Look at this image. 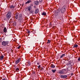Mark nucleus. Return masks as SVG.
Masks as SVG:
<instances>
[{
	"label": "nucleus",
	"mask_w": 80,
	"mask_h": 80,
	"mask_svg": "<svg viewBox=\"0 0 80 80\" xmlns=\"http://www.w3.org/2000/svg\"><path fill=\"white\" fill-rule=\"evenodd\" d=\"M2 45L4 47H5V46L7 45V46H9V45H10V42L8 41H3L2 42Z\"/></svg>",
	"instance_id": "f257e3e1"
},
{
	"label": "nucleus",
	"mask_w": 80,
	"mask_h": 80,
	"mask_svg": "<svg viewBox=\"0 0 80 80\" xmlns=\"http://www.w3.org/2000/svg\"><path fill=\"white\" fill-rule=\"evenodd\" d=\"M12 16V12L10 11L8 12L6 15V17L7 19L9 20Z\"/></svg>",
	"instance_id": "f03ea898"
},
{
	"label": "nucleus",
	"mask_w": 80,
	"mask_h": 80,
	"mask_svg": "<svg viewBox=\"0 0 80 80\" xmlns=\"http://www.w3.org/2000/svg\"><path fill=\"white\" fill-rule=\"evenodd\" d=\"M66 6L65 5H64L61 8V12L62 13H64L65 12L66 10Z\"/></svg>",
	"instance_id": "7ed1b4c3"
},
{
	"label": "nucleus",
	"mask_w": 80,
	"mask_h": 80,
	"mask_svg": "<svg viewBox=\"0 0 80 80\" xmlns=\"http://www.w3.org/2000/svg\"><path fill=\"white\" fill-rule=\"evenodd\" d=\"M21 60V58H19L17 60L15 61V64H17L20 62V61Z\"/></svg>",
	"instance_id": "20e7f679"
},
{
	"label": "nucleus",
	"mask_w": 80,
	"mask_h": 80,
	"mask_svg": "<svg viewBox=\"0 0 80 80\" xmlns=\"http://www.w3.org/2000/svg\"><path fill=\"white\" fill-rule=\"evenodd\" d=\"M59 73H60V74H64V73H65V72L63 71V70H61L59 72Z\"/></svg>",
	"instance_id": "39448f33"
},
{
	"label": "nucleus",
	"mask_w": 80,
	"mask_h": 80,
	"mask_svg": "<svg viewBox=\"0 0 80 80\" xmlns=\"http://www.w3.org/2000/svg\"><path fill=\"white\" fill-rule=\"evenodd\" d=\"M26 9L28 10V11H30L32 9V7L31 6H29L26 8Z\"/></svg>",
	"instance_id": "423d86ee"
},
{
	"label": "nucleus",
	"mask_w": 80,
	"mask_h": 80,
	"mask_svg": "<svg viewBox=\"0 0 80 80\" xmlns=\"http://www.w3.org/2000/svg\"><path fill=\"white\" fill-rule=\"evenodd\" d=\"M61 78H66L67 77V75H62L61 76Z\"/></svg>",
	"instance_id": "0eeeda50"
},
{
	"label": "nucleus",
	"mask_w": 80,
	"mask_h": 80,
	"mask_svg": "<svg viewBox=\"0 0 80 80\" xmlns=\"http://www.w3.org/2000/svg\"><path fill=\"white\" fill-rule=\"evenodd\" d=\"M34 3L35 5H38L39 4V2L38 1H35L34 2Z\"/></svg>",
	"instance_id": "6e6552de"
},
{
	"label": "nucleus",
	"mask_w": 80,
	"mask_h": 80,
	"mask_svg": "<svg viewBox=\"0 0 80 80\" xmlns=\"http://www.w3.org/2000/svg\"><path fill=\"white\" fill-rule=\"evenodd\" d=\"M31 2H32V0H28L27 2H25V4H28V3H31Z\"/></svg>",
	"instance_id": "1a4fd4ad"
},
{
	"label": "nucleus",
	"mask_w": 80,
	"mask_h": 80,
	"mask_svg": "<svg viewBox=\"0 0 80 80\" xmlns=\"http://www.w3.org/2000/svg\"><path fill=\"white\" fill-rule=\"evenodd\" d=\"M19 20H22V15L20 14L19 16Z\"/></svg>",
	"instance_id": "9d476101"
},
{
	"label": "nucleus",
	"mask_w": 80,
	"mask_h": 80,
	"mask_svg": "<svg viewBox=\"0 0 80 80\" xmlns=\"http://www.w3.org/2000/svg\"><path fill=\"white\" fill-rule=\"evenodd\" d=\"M15 7V6L14 5H11L10 7V8H14Z\"/></svg>",
	"instance_id": "9b49d317"
},
{
	"label": "nucleus",
	"mask_w": 80,
	"mask_h": 80,
	"mask_svg": "<svg viewBox=\"0 0 80 80\" xmlns=\"http://www.w3.org/2000/svg\"><path fill=\"white\" fill-rule=\"evenodd\" d=\"M4 57V56L3 55H2L0 57V59L1 60H3V58Z\"/></svg>",
	"instance_id": "f8f14e48"
},
{
	"label": "nucleus",
	"mask_w": 80,
	"mask_h": 80,
	"mask_svg": "<svg viewBox=\"0 0 80 80\" xmlns=\"http://www.w3.org/2000/svg\"><path fill=\"white\" fill-rule=\"evenodd\" d=\"M38 9H36L35 10V14H37V13H38Z\"/></svg>",
	"instance_id": "ddd939ff"
},
{
	"label": "nucleus",
	"mask_w": 80,
	"mask_h": 80,
	"mask_svg": "<svg viewBox=\"0 0 80 80\" xmlns=\"http://www.w3.org/2000/svg\"><path fill=\"white\" fill-rule=\"evenodd\" d=\"M65 56V54H63L60 56V58H63V57H64Z\"/></svg>",
	"instance_id": "4468645a"
},
{
	"label": "nucleus",
	"mask_w": 80,
	"mask_h": 80,
	"mask_svg": "<svg viewBox=\"0 0 80 80\" xmlns=\"http://www.w3.org/2000/svg\"><path fill=\"white\" fill-rule=\"evenodd\" d=\"M51 43V41L49 40H48L47 43V44H49V43Z\"/></svg>",
	"instance_id": "2eb2a0df"
},
{
	"label": "nucleus",
	"mask_w": 80,
	"mask_h": 80,
	"mask_svg": "<svg viewBox=\"0 0 80 80\" xmlns=\"http://www.w3.org/2000/svg\"><path fill=\"white\" fill-rule=\"evenodd\" d=\"M51 68H55V66L53 64H51Z\"/></svg>",
	"instance_id": "dca6fc26"
},
{
	"label": "nucleus",
	"mask_w": 80,
	"mask_h": 80,
	"mask_svg": "<svg viewBox=\"0 0 80 80\" xmlns=\"http://www.w3.org/2000/svg\"><path fill=\"white\" fill-rule=\"evenodd\" d=\"M78 47V45L77 44H74L73 47V48H77Z\"/></svg>",
	"instance_id": "f3484780"
},
{
	"label": "nucleus",
	"mask_w": 80,
	"mask_h": 80,
	"mask_svg": "<svg viewBox=\"0 0 80 80\" xmlns=\"http://www.w3.org/2000/svg\"><path fill=\"white\" fill-rule=\"evenodd\" d=\"M3 32H7V28H6L5 27L3 29Z\"/></svg>",
	"instance_id": "a211bd4d"
},
{
	"label": "nucleus",
	"mask_w": 80,
	"mask_h": 80,
	"mask_svg": "<svg viewBox=\"0 0 80 80\" xmlns=\"http://www.w3.org/2000/svg\"><path fill=\"white\" fill-rule=\"evenodd\" d=\"M42 15H44V16H46V13L45 12H43L42 13Z\"/></svg>",
	"instance_id": "6ab92c4d"
},
{
	"label": "nucleus",
	"mask_w": 80,
	"mask_h": 80,
	"mask_svg": "<svg viewBox=\"0 0 80 80\" xmlns=\"http://www.w3.org/2000/svg\"><path fill=\"white\" fill-rule=\"evenodd\" d=\"M71 30H73L75 29V27H72L71 28Z\"/></svg>",
	"instance_id": "aec40b11"
},
{
	"label": "nucleus",
	"mask_w": 80,
	"mask_h": 80,
	"mask_svg": "<svg viewBox=\"0 0 80 80\" xmlns=\"http://www.w3.org/2000/svg\"><path fill=\"white\" fill-rule=\"evenodd\" d=\"M52 72H53V73H55V72H56V69H55L54 70H52Z\"/></svg>",
	"instance_id": "412c9836"
},
{
	"label": "nucleus",
	"mask_w": 80,
	"mask_h": 80,
	"mask_svg": "<svg viewBox=\"0 0 80 80\" xmlns=\"http://www.w3.org/2000/svg\"><path fill=\"white\" fill-rule=\"evenodd\" d=\"M16 71L18 72V71H19V68H16Z\"/></svg>",
	"instance_id": "4be33fe9"
},
{
	"label": "nucleus",
	"mask_w": 80,
	"mask_h": 80,
	"mask_svg": "<svg viewBox=\"0 0 80 80\" xmlns=\"http://www.w3.org/2000/svg\"><path fill=\"white\" fill-rule=\"evenodd\" d=\"M18 15H16V17H15V18L16 19H18Z\"/></svg>",
	"instance_id": "5701e85b"
},
{
	"label": "nucleus",
	"mask_w": 80,
	"mask_h": 80,
	"mask_svg": "<svg viewBox=\"0 0 80 80\" xmlns=\"http://www.w3.org/2000/svg\"><path fill=\"white\" fill-rule=\"evenodd\" d=\"M21 48V46H19V47H17L18 49H20Z\"/></svg>",
	"instance_id": "b1692460"
},
{
	"label": "nucleus",
	"mask_w": 80,
	"mask_h": 80,
	"mask_svg": "<svg viewBox=\"0 0 80 80\" xmlns=\"http://www.w3.org/2000/svg\"><path fill=\"white\" fill-rule=\"evenodd\" d=\"M28 65H30V62H28Z\"/></svg>",
	"instance_id": "393cba45"
},
{
	"label": "nucleus",
	"mask_w": 80,
	"mask_h": 80,
	"mask_svg": "<svg viewBox=\"0 0 80 80\" xmlns=\"http://www.w3.org/2000/svg\"><path fill=\"white\" fill-rule=\"evenodd\" d=\"M30 33V31H29L28 30L27 33Z\"/></svg>",
	"instance_id": "a878e982"
},
{
	"label": "nucleus",
	"mask_w": 80,
	"mask_h": 80,
	"mask_svg": "<svg viewBox=\"0 0 80 80\" xmlns=\"http://www.w3.org/2000/svg\"><path fill=\"white\" fill-rule=\"evenodd\" d=\"M78 61H80V57L78 58Z\"/></svg>",
	"instance_id": "bb28decb"
},
{
	"label": "nucleus",
	"mask_w": 80,
	"mask_h": 80,
	"mask_svg": "<svg viewBox=\"0 0 80 80\" xmlns=\"http://www.w3.org/2000/svg\"><path fill=\"white\" fill-rule=\"evenodd\" d=\"M40 67H41V66H40V65H39L38 66V68H40Z\"/></svg>",
	"instance_id": "cd10ccee"
},
{
	"label": "nucleus",
	"mask_w": 80,
	"mask_h": 80,
	"mask_svg": "<svg viewBox=\"0 0 80 80\" xmlns=\"http://www.w3.org/2000/svg\"><path fill=\"white\" fill-rule=\"evenodd\" d=\"M2 41V38H0V42H1Z\"/></svg>",
	"instance_id": "c85d7f7f"
},
{
	"label": "nucleus",
	"mask_w": 80,
	"mask_h": 80,
	"mask_svg": "<svg viewBox=\"0 0 80 80\" xmlns=\"http://www.w3.org/2000/svg\"><path fill=\"white\" fill-rule=\"evenodd\" d=\"M2 80H6V79H5V78H4L3 79H2Z\"/></svg>",
	"instance_id": "c756f323"
},
{
	"label": "nucleus",
	"mask_w": 80,
	"mask_h": 80,
	"mask_svg": "<svg viewBox=\"0 0 80 80\" xmlns=\"http://www.w3.org/2000/svg\"><path fill=\"white\" fill-rule=\"evenodd\" d=\"M73 73H71V75H72V76L73 75Z\"/></svg>",
	"instance_id": "7c9ffc66"
},
{
	"label": "nucleus",
	"mask_w": 80,
	"mask_h": 80,
	"mask_svg": "<svg viewBox=\"0 0 80 80\" xmlns=\"http://www.w3.org/2000/svg\"><path fill=\"white\" fill-rule=\"evenodd\" d=\"M39 64H40V63H37V64H38V65H39Z\"/></svg>",
	"instance_id": "2f4dec72"
},
{
	"label": "nucleus",
	"mask_w": 80,
	"mask_h": 80,
	"mask_svg": "<svg viewBox=\"0 0 80 80\" xmlns=\"http://www.w3.org/2000/svg\"><path fill=\"white\" fill-rule=\"evenodd\" d=\"M63 70V71L64 70L65 71H66V69H64Z\"/></svg>",
	"instance_id": "473e14b6"
},
{
	"label": "nucleus",
	"mask_w": 80,
	"mask_h": 80,
	"mask_svg": "<svg viewBox=\"0 0 80 80\" xmlns=\"http://www.w3.org/2000/svg\"><path fill=\"white\" fill-rule=\"evenodd\" d=\"M69 68H70L71 69H72V68H71V67H69Z\"/></svg>",
	"instance_id": "72a5a7b5"
},
{
	"label": "nucleus",
	"mask_w": 80,
	"mask_h": 80,
	"mask_svg": "<svg viewBox=\"0 0 80 80\" xmlns=\"http://www.w3.org/2000/svg\"><path fill=\"white\" fill-rule=\"evenodd\" d=\"M34 8H35L36 7L35 6H34Z\"/></svg>",
	"instance_id": "f704fd0d"
},
{
	"label": "nucleus",
	"mask_w": 80,
	"mask_h": 80,
	"mask_svg": "<svg viewBox=\"0 0 80 80\" xmlns=\"http://www.w3.org/2000/svg\"><path fill=\"white\" fill-rule=\"evenodd\" d=\"M43 68H42L41 69V70H42Z\"/></svg>",
	"instance_id": "c9c22d12"
},
{
	"label": "nucleus",
	"mask_w": 80,
	"mask_h": 80,
	"mask_svg": "<svg viewBox=\"0 0 80 80\" xmlns=\"http://www.w3.org/2000/svg\"><path fill=\"white\" fill-rule=\"evenodd\" d=\"M18 66L19 65V64H18Z\"/></svg>",
	"instance_id": "e433bc0d"
},
{
	"label": "nucleus",
	"mask_w": 80,
	"mask_h": 80,
	"mask_svg": "<svg viewBox=\"0 0 80 80\" xmlns=\"http://www.w3.org/2000/svg\"><path fill=\"white\" fill-rule=\"evenodd\" d=\"M42 1V0H41Z\"/></svg>",
	"instance_id": "4c0bfd02"
}]
</instances>
